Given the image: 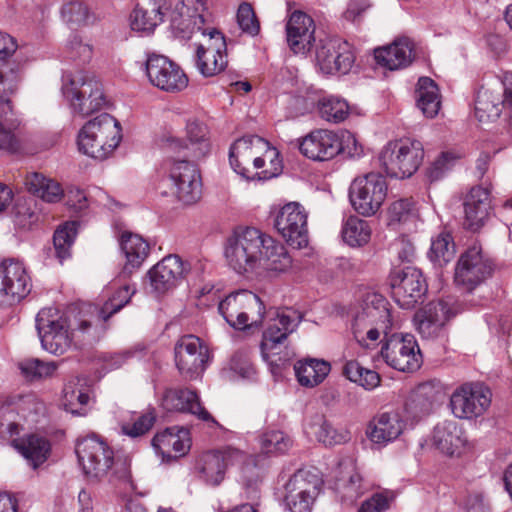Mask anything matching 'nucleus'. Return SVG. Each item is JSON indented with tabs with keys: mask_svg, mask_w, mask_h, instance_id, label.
<instances>
[{
	"mask_svg": "<svg viewBox=\"0 0 512 512\" xmlns=\"http://www.w3.org/2000/svg\"><path fill=\"white\" fill-rule=\"evenodd\" d=\"M36 328L42 347L52 354L65 353L74 339L91 341L96 338L89 319L71 318L70 312L62 314L56 308L40 310L36 317Z\"/></svg>",
	"mask_w": 512,
	"mask_h": 512,
	"instance_id": "nucleus-1",
	"label": "nucleus"
},
{
	"mask_svg": "<svg viewBox=\"0 0 512 512\" xmlns=\"http://www.w3.org/2000/svg\"><path fill=\"white\" fill-rule=\"evenodd\" d=\"M76 454L83 472L90 482L108 479L127 481L129 469L122 461L114 462L113 451L97 436H88L77 442Z\"/></svg>",
	"mask_w": 512,
	"mask_h": 512,
	"instance_id": "nucleus-2",
	"label": "nucleus"
},
{
	"mask_svg": "<svg viewBox=\"0 0 512 512\" xmlns=\"http://www.w3.org/2000/svg\"><path fill=\"white\" fill-rule=\"evenodd\" d=\"M390 328L391 315L387 300L380 294L367 293L354 317V338L362 347L373 348L377 345L380 331L387 338V330Z\"/></svg>",
	"mask_w": 512,
	"mask_h": 512,
	"instance_id": "nucleus-3",
	"label": "nucleus"
},
{
	"mask_svg": "<svg viewBox=\"0 0 512 512\" xmlns=\"http://www.w3.org/2000/svg\"><path fill=\"white\" fill-rule=\"evenodd\" d=\"M61 90L73 113L80 116H88L106 104L100 81L82 70L64 72Z\"/></svg>",
	"mask_w": 512,
	"mask_h": 512,
	"instance_id": "nucleus-4",
	"label": "nucleus"
},
{
	"mask_svg": "<svg viewBox=\"0 0 512 512\" xmlns=\"http://www.w3.org/2000/svg\"><path fill=\"white\" fill-rule=\"evenodd\" d=\"M266 234L253 227H239L227 238L224 255L228 265L238 274L260 267Z\"/></svg>",
	"mask_w": 512,
	"mask_h": 512,
	"instance_id": "nucleus-5",
	"label": "nucleus"
},
{
	"mask_svg": "<svg viewBox=\"0 0 512 512\" xmlns=\"http://www.w3.org/2000/svg\"><path fill=\"white\" fill-rule=\"evenodd\" d=\"M119 122L107 113L88 121L78 134L79 151L95 159H105L119 145Z\"/></svg>",
	"mask_w": 512,
	"mask_h": 512,
	"instance_id": "nucleus-6",
	"label": "nucleus"
},
{
	"mask_svg": "<svg viewBox=\"0 0 512 512\" xmlns=\"http://www.w3.org/2000/svg\"><path fill=\"white\" fill-rule=\"evenodd\" d=\"M218 311L232 328L246 330L262 325L265 305L257 294L240 289L221 300Z\"/></svg>",
	"mask_w": 512,
	"mask_h": 512,
	"instance_id": "nucleus-7",
	"label": "nucleus"
},
{
	"mask_svg": "<svg viewBox=\"0 0 512 512\" xmlns=\"http://www.w3.org/2000/svg\"><path fill=\"white\" fill-rule=\"evenodd\" d=\"M424 158L423 145L418 140L400 139L387 143L379 154L380 166L394 178H408L420 167Z\"/></svg>",
	"mask_w": 512,
	"mask_h": 512,
	"instance_id": "nucleus-8",
	"label": "nucleus"
},
{
	"mask_svg": "<svg viewBox=\"0 0 512 512\" xmlns=\"http://www.w3.org/2000/svg\"><path fill=\"white\" fill-rule=\"evenodd\" d=\"M166 19L176 36L190 38L195 32L207 35L204 28V13L207 10L205 0H162Z\"/></svg>",
	"mask_w": 512,
	"mask_h": 512,
	"instance_id": "nucleus-9",
	"label": "nucleus"
},
{
	"mask_svg": "<svg viewBox=\"0 0 512 512\" xmlns=\"http://www.w3.org/2000/svg\"><path fill=\"white\" fill-rule=\"evenodd\" d=\"M388 185L378 172L356 177L349 187V200L353 209L364 217L374 216L384 204Z\"/></svg>",
	"mask_w": 512,
	"mask_h": 512,
	"instance_id": "nucleus-10",
	"label": "nucleus"
},
{
	"mask_svg": "<svg viewBox=\"0 0 512 512\" xmlns=\"http://www.w3.org/2000/svg\"><path fill=\"white\" fill-rule=\"evenodd\" d=\"M380 354L387 365L401 372H414L422 364L419 346L411 334H392L385 338Z\"/></svg>",
	"mask_w": 512,
	"mask_h": 512,
	"instance_id": "nucleus-11",
	"label": "nucleus"
},
{
	"mask_svg": "<svg viewBox=\"0 0 512 512\" xmlns=\"http://www.w3.org/2000/svg\"><path fill=\"white\" fill-rule=\"evenodd\" d=\"M321 484L317 474L305 469L297 470L285 485V507L290 512H311Z\"/></svg>",
	"mask_w": 512,
	"mask_h": 512,
	"instance_id": "nucleus-12",
	"label": "nucleus"
},
{
	"mask_svg": "<svg viewBox=\"0 0 512 512\" xmlns=\"http://www.w3.org/2000/svg\"><path fill=\"white\" fill-rule=\"evenodd\" d=\"M492 270V262L484 254L482 246L473 243L461 254L455 268L454 280L457 285L472 291L491 275Z\"/></svg>",
	"mask_w": 512,
	"mask_h": 512,
	"instance_id": "nucleus-13",
	"label": "nucleus"
},
{
	"mask_svg": "<svg viewBox=\"0 0 512 512\" xmlns=\"http://www.w3.org/2000/svg\"><path fill=\"white\" fill-rule=\"evenodd\" d=\"M491 398V390L484 384L464 383L450 397L451 411L459 419L471 420L487 411Z\"/></svg>",
	"mask_w": 512,
	"mask_h": 512,
	"instance_id": "nucleus-14",
	"label": "nucleus"
},
{
	"mask_svg": "<svg viewBox=\"0 0 512 512\" xmlns=\"http://www.w3.org/2000/svg\"><path fill=\"white\" fill-rule=\"evenodd\" d=\"M168 177L172 183V193L183 204H194L202 194V181L198 167L191 161L169 160Z\"/></svg>",
	"mask_w": 512,
	"mask_h": 512,
	"instance_id": "nucleus-15",
	"label": "nucleus"
},
{
	"mask_svg": "<svg viewBox=\"0 0 512 512\" xmlns=\"http://www.w3.org/2000/svg\"><path fill=\"white\" fill-rule=\"evenodd\" d=\"M144 66L149 82L162 91L176 93L188 86V77L181 67L164 55L148 54Z\"/></svg>",
	"mask_w": 512,
	"mask_h": 512,
	"instance_id": "nucleus-16",
	"label": "nucleus"
},
{
	"mask_svg": "<svg viewBox=\"0 0 512 512\" xmlns=\"http://www.w3.org/2000/svg\"><path fill=\"white\" fill-rule=\"evenodd\" d=\"M174 360L183 378L196 379L205 370L208 361L207 347L199 337L192 334L184 335L175 343Z\"/></svg>",
	"mask_w": 512,
	"mask_h": 512,
	"instance_id": "nucleus-17",
	"label": "nucleus"
},
{
	"mask_svg": "<svg viewBox=\"0 0 512 512\" xmlns=\"http://www.w3.org/2000/svg\"><path fill=\"white\" fill-rule=\"evenodd\" d=\"M31 289V279L24 265L14 259L0 261V305L20 302Z\"/></svg>",
	"mask_w": 512,
	"mask_h": 512,
	"instance_id": "nucleus-18",
	"label": "nucleus"
},
{
	"mask_svg": "<svg viewBox=\"0 0 512 512\" xmlns=\"http://www.w3.org/2000/svg\"><path fill=\"white\" fill-rule=\"evenodd\" d=\"M307 218L308 214L301 204L290 202L279 210L275 228L289 245L303 248L308 244Z\"/></svg>",
	"mask_w": 512,
	"mask_h": 512,
	"instance_id": "nucleus-19",
	"label": "nucleus"
},
{
	"mask_svg": "<svg viewBox=\"0 0 512 512\" xmlns=\"http://www.w3.org/2000/svg\"><path fill=\"white\" fill-rule=\"evenodd\" d=\"M459 312V305L451 297L430 302L415 315L417 329L424 338H436L445 324Z\"/></svg>",
	"mask_w": 512,
	"mask_h": 512,
	"instance_id": "nucleus-20",
	"label": "nucleus"
},
{
	"mask_svg": "<svg viewBox=\"0 0 512 512\" xmlns=\"http://www.w3.org/2000/svg\"><path fill=\"white\" fill-rule=\"evenodd\" d=\"M302 318L299 311L293 308H283L277 310L275 316L269 319L260 345L265 361H268L273 350L296 330Z\"/></svg>",
	"mask_w": 512,
	"mask_h": 512,
	"instance_id": "nucleus-21",
	"label": "nucleus"
},
{
	"mask_svg": "<svg viewBox=\"0 0 512 512\" xmlns=\"http://www.w3.org/2000/svg\"><path fill=\"white\" fill-rule=\"evenodd\" d=\"M391 287L395 301L404 309H411L427 291L421 271L407 266L391 275Z\"/></svg>",
	"mask_w": 512,
	"mask_h": 512,
	"instance_id": "nucleus-22",
	"label": "nucleus"
},
{
	"mask_svg": "<svg viewBox=\"0 0 512 512\" xmlns=\"http://www.w3.org/2000/svg\"><path fill=\"white\" fill-rule=\"evenodd\" d=\"M355 61L352 46L339 38L326 39L316 50V62L322 73H348Z\"/></svg>",
	"mask_w": 512,
	"mask_h": 512,
	"instance_id": "nucleus-23",
	"label": "nucleus"
},
{
	"mask_svg": "<svg viewBox=\"0 0 512 512\" xmlns=\"http://www.w3.org/2000/svg\"><path fill=\"white\" fill-rule=\"evenodd\" d=\"M244 459V453L233 447L213 450L203 454L197 464L198 476L207 485L218 486L225 478L226 470Z\"/></svg>",
	"mask_w": 512,
	"mask_h": 512,
	"instance_id": "nucleus-24",
	"label": "nucleus"
},
{
	"mask_svg": "<svg viewBox=\"0 0 512 512\" xmlns=\"http://www.w3.org/2000/svg\"><path fill=\"white\" fill-rule=\"evenodd\" d=\"M208 42L198 44L195 52V66L204 77L221 73L227 66L226 42L221 32L211 28L207 33Z\"/></svg>",
	"mask_w": 512,
	"mask_h": 512,
	"instance_id": "nucleus-25",
	"label": "nucleus"
},
{
	"mask_svg": "<svg viewBox=\"0 0 512 512\" xmlns=\"http://www.w3.org/2000/svg\"><path fill=\"white\" fill-rule=\"evenodd\" d=\"M503 93H495L488 89L478 92L475 101V115L480 122L497 119L503 109L512 114V72L504 73L501 81Z\"/></svg>",
	"mask_w": 512,
	"mask_h": 512,
	"instance_id": "nucleus-26",
	"label": "nucleus"
},
{
	"mask_svg": "<svg viewBox=\"0 0 512 512\" xmlns=\"http://www.w3.org/2000/svg\"><path fill=\"white\" fill-rule=\"evenodd\" d=\"M190 271V264L178 255L171 254L155 264L147 273L151 287L157 293H165L176 287Z\"/></svg>",
	"mask_w": 512,
	"mask_h": 512,
	"instance_id": "nucleus-27",
	"label": "nucleus"
},
{
	"mask_svg": "<svg viewBox=\"0 0 512 512\" xmlns=\"http://www.w3.org/2000/svg\"><path fill=\"white\" fill-rule=\"evenodd\" d=\"M298 148L308 159L320 162L334 158L343 150L337 134L324 129L312 131L299 139Z\"/></svg>",
	"mask_w": 512,
	"mask_h": 512,
	"instance_id": "nucleus-28",
	"label": "nucleus"
},
{
	"mask_svg": "<svg viewBox=\"0 0 512 512\" xmlns=\"http://www.w3.org/2000/svg\"><path fill=\"white\" fill-rule=\"evenodd\" d=\"M432 445L442 454L460 456L470 446L463 428L454 420L438 423L431 434Z\"/></svg>",
	"mask_w": 512,
	"mask_h": 512,
	"instance_id": "nucleus-29",
	"label": "nucleus"
},
{
	"mask_svg": "<svg viewBox=\"0 0 512 512\" xmlns=\"http://www.w3.org/2000/svg\"><path fill=\"white\" fill-rule=\"evenodd\" d=\"M151 444L155 452L162 457V461L170 462L188 453L191 439L187 429L171 427L158 432Z\"/></svg>",
	"mask_w": 512,
	"mask_h": 512,
	"instance_id": "nucleus-30",
	"label": "nucleus"
},
{
	"mask_svg": "<svg viewBox=\"0 0 512 512\" xmlns=\"http://www.w3.org/2000/svg\"><path fill=\"white\" fill-rule=\"evenodd\" d=\"M314 20L305 12L294 11L286 23V39L294 53L304 54L315 41Z\"/></svg>",
	"mask_w": 512,
	"mask_h": 512,
	"instance_id": "nucleus-31",
	"label": "nucleus"
},
{
	"mask_svg": "<svg viewBox=\"0 0 512 512\" xmlns=\"http://www.w3.org/2000/svg\"><path fill=\"white\" fill-rule=\"evenodd\" d=\"M161 406L168 412H188L200 420L214 422L211 414L201 405L198 394L187 388L166 389Z\"/></svg>",
	"mask_w": 512,
	"mask_h": 512,
	"instance_id": "nucleus-32",
	"label": "nucleus"
},
{
	"mask_svg": "<svg viewBox=\"0 0 512 512\" xmlns=\"http://www.w3.org/2000/svg\"><path fill=\"white\" fill-rule=\"evenodd\" d=\"M270 150L269 142L259 136H245L236 140L230 147L229 161L233 170L249 179V169L252 158Z\"/></svg>",
	"mask_w": 512,
	"mask_h": 512,
	"instance_id": "nucleus-33",
	"label": "nucleus"
},
{
	"mask_svg": "<svg viewBox=\"0 0 512 512\" xmlns=\"http://www.w3.org/2000/svg\"><path fill=\"white\" fill-rule=\"evenodd\" d=\"M405 422L397 411L382 412L373 417L367 428L368 438L376 444L386 445L404 431Z\"/></svg>",
	"mask_w": 512,
	"mask_h": 512,
	"instance_id": "nucleus-34",
	"label": "nucleus"
},
{
	"mask_svg": "<svg viewBox=\"0 0 512 512\" xmlns=\"http://www.w3.org/2000/svg\"><path fill=\"white\" fill-rule=\"evenodd\" d=\"M464 226L471 231H478L490 214L489 191L480 186L471 188L464 199Z\"/></svg>",
	"mask_w": 512,
	"mask_h": 512,
	"instance_id": "nucleus-35",
	"label": "nucleus"
},
{
	"mask_svg": "<svg viewBox=\"0 0 512 512\" xmlns=\"http://www.w3.org/2000/svg\"><path fill=\"white\" fill-rule=\"evenodd\" d=\"M186 136L188 143L183 145L180 139H173L170 142V148L173 150L186 149L187 155L201 159L210 152V140L208 137L207 126L196 120L189 121L186 125Z\"/></svg>",
	"mask_w": 512,
	"mask_h": 512,
	"instance_id": "nucleus-36",
	"label": "nucleus"
},
{
	"mask_svg": "<svg viewBox=\"0 0 512 512\" xmlns=\"http://www.w3.org/2000/svg\"><path fill=\"white\" fill-rule=\"evenodd\" d=\"M413 46L409 38L402 37L391 45L377 48L374 56L378 64L389 70H397L408 66L412 60Z\"/></svg>",
	"mask_w": 512,
	"mask_h": 512,
	"instance_id": "nucleus-37",
	"label": "nucleus"
},
{
	"mask_svg": "<svg viewBox=\"0 0 512 512\" xmlns=\"http://www.w3.org/2000/svg\"><path fill=\"white\" fill-rule=\"evenodd\" d=\"M120 246L126 262L119 278L125 279L142 265L149 255L150 246L141 236L132 233L122 234Z\"/></svg>",
	"mask_w": 512,
	"mask_h": 512,
	"instance_id": "nucleus-38",
	"label": "nucleus"
},
{
	"mask_svg": "<svg viewBox=\"0 0 512 512\" xmlns=\"http://www.w3.org/2000/svg\"><path fill=\"white\" fill-rule=\"evenodd\" d=\"M306 432L313 434L317 440L325 446H333L346 442L349 434L345 429H338L325 418L324 415L316 414L306 425Z\"/></svg>",
	"mask_w": 512,
	"mask_h": 512,
	"instance_id": "nucleus-39",
	"label": "nucleus"
},
{
	"mask_svg": "<svg viewBox=\"0 0 512 512\" xmlns=\"http://www.w3.org/2000/svg\"><path fill=\"white\" fill-rule=\"evenodd\" d=\"M367 485L354 465L350 464L341 471V476L336 482V491L341 501L353 504L367 490Z\"/></svg>",
	"mask_w": 512,
	"mask_h": 512,
	"instance_id": "nucleus-40",
	"label": "nucleus"
},
{
	"mask_svg": "<svg viewBox=\"0 0 512 512\" xmlns=\"http://www.w3.org/2000/svg\"><path fill=\"white\" fill-rule=\"evenodd\" d=\"M13 445L34 469L47 460L51 449L46 438L34 434L22 439H14Z\"/></svg>",
	"mask_w": 512,
	"mask_h": 512,
	"instance_id": "nucleus-41",
	"label": "nucleus"
},
{
	"mask_svg": "<svg viewBox=\"0 0 512 512\" xmlns=\"http://www.w3.org/2000/svg\"><path fill=\"white\" fill-rule=\"evenodd\" d=\"M330 364L324 360L306 359L294 365L295 374L300 385L315 387L322 383L330 372Z\"/></svg>",
	"mask_w": 512,
	"mask_h": 512,
	"instance_id": "nucleus-42",
	"label": "nucleus"
},
{
	"mask_svg": "<svg viewBox=\"0 0 512 512\" xmlns=\"http://www.w3.org/2000/svg\"><path fill=\"white\" fill-rule=\"evenodd\" d=\"M164 12L162 0H155V6L151 9L136 7L130 15V26L134 31L151 33L166 19Z\"/></svg>",
	"mask_w": 512,
	"mask_h": 512,
	"instance_id": "nucleus-43",
	"label": "nucleus"
},
{
	"mask_svg": "<svg viewBox=\"0 0 512 512\" xmlns=\"http://www.w3.org/2000/svg\"><path fill=\"white\" fill-rule=\"evenodd\" d=\"M265 245L262 247V260L260 266L266 270L283 272L291 266V257L285 247L266 235Z\"/></svg>",
	"mask_w": 512,
	"mask_h": 512,
	"instance_id": "nucleus-44",
	"label": "nucleus"
},
{
	"mask_svg": "<svg viewBox=\"0 0 512 512\" xmlns=\"http://www.w3.org/2000/svg\"><path fill=\"white\" fill-rule=\"evenodd\" d=\"M22 61H17L7 67L6 70H0V111L5 115L13 113L9 96L16 92L21 80L23 65Z\"/></svg>",
	"mask_w": 512,
	"mask_h": 512,
	"instance_id": "nucleus-45",
	"label": "nucleus"
},
{
	"mask_svg": "<svg viewBox=\"0 0 512 512\" xmlns=\"http://www.w3.org/2000/svg\"><path fill=\"white\" fill-rule=\"evenodd\" d=\"M417 86V107L426 117H435L441 104L436 83L428 77H421Z\"/></svg>",
	"mask_w": 512,
	"mask_h": 512,
	"instance_id": "nucleus-46",
	"label": "nucleus"
},
{
	"mask_svg": "<svg viewBox=\"0 0 512 512\" xmlns=\"http://www.w3.org/2000/svg\"><path fill=\"white\" fill-rule=\"evenodd\" d=\"M25 185L31 194L49 203L57 202L63 196V190L58 182L39 173L27 176Z\"/></svg>",
	"mask_w": 512,
	"mask_h": 512,
	"instance_id": "nucleus-47",
	"label": "nucleus"
},
{
	"mask_svg": "<svg viewBox=\"0 0 512 512\" xmlns=\"http://www.w3.org/2000/svg\"><path fill=\"white\" fill-rule=\"evenodd\" d=\"M371 233L369 223L354 215L344 221L341 230L343 241L351 247L366 245L370 241Z\"/></svg>",
	"mask_w": 512,
	"mask_h": 512,
	"instance_id": "nucleus-48",
	"label": "nucleus"
},
{
	"mask_svg": "<svg viewBox=\"0 0 512 512\" xmlns=\"http://www.w3.org/2000/svg\"><path fill=\"white\" fill-rule=\"evenodd\" d=\"M135 291V288L129 284H123L121 287L116 289L100 308L98 312L99 318L103 321H107L111 316L119 312L129 303Z\"/></svg>",
	"mask_w": 512,
	"mask_h": 512,
	"instance_id": "nucleus-49",
	"label": "nucleus"
},
{
	"mask_svg": "<svg viewBox=\"0 0 512 512\" xmlns=\"http://www.w3.org/2000/svg\"><path fill=\"white\" fill-rule=\"evenodd\" d=\"M89 400V394L82 389H77L73 382L64 386L62 406L72 415L84 416L87 412L85 407Z\"/></svg>",
	"mask_w": 512,
	"mask_h": 512,
	"instance_id": "nucleus-50",
	"label": "nucleus"
},
{
	"mask_svg": "<svg viewBox=\"0 0 512 512\" xmlns=\"http://www.w3.org/2000/svg\"><path fill=\"white\" fill-rule=\"evenodd\" d=\"M429 258L438 266L449 263L455 255V244L450 233L442 232L432 240Z\"/></svg>",
	"mask_w": 512,
	"mask_h": 512,
	"instance_id": "nucleus-51",
	"label": "nucleus"
},
{
	"mask_svg": "<svg viewBox=\"0 0 512 512\" xmlns=\"http://www.w3.org/2000/svg\"><path fill=\"white\" fill-rule=\"evenodd\" d=\"M318 106L321 117L329 122H342L349 115L348 103L339 97H324L319 101Z\"/></svg>",
	"mask_w": 512,
	"mask_h": 512,
	"instance_id": "nucleus-52",
	"label": "nucleus"
},
{
	"mask_svg": "<svg viewBox=\"0 0 512 512\" xmlns=\"http://www.w3.org/2000/svg\"><path fill=\"white\" fill-rule=\"evenodd\" d=\"M76 237V222H67L58 228L53 236L56 257L62 263L70 257V248Z\"/></svg>",
	"mask_w": 512,
	"mask_h": 512,
	"instance_id": "nucleus-53",
	"label": "nucleus"
},
{
	"mask_svg": "<svg viewBox=\"0 0 512 512\" xmlns=\"http://www.w3.org/2000/svg\"><path fill=\"white\" fill-rule=\"evenodd\" d=\"M19 122L14 113L5 115L0 111V151L14 153L19 148V142L13 133Z\"/></svg>",
	"mask_w": 512,
	"mask_h": 512,
	"instance_id": "nucleus-54",
	"label": "nucleus"
},
{
	"mask_svg": "<svg viewBox=\"0 0 512 512\" xmlns=\"http://www.w3.org/2000/svg\"><path fill=\"white\" fill-rule=\"evenodd\" d=\"M261 451L267 455L282 454L292 445L291 439L281 431H269L261 435Z\"/></svg>",
	"mask_w": 512,
	"mask_h": 512,
	"instance_id": "nucleus-55",
	"label": "nucleus"
},
{
	"mask_svg": "<svg viewBox=\"0 0 512 512\" xmlns=\"http://www.w3.org/2000/svg\"><path fill=\"white\" fill-rule=\"evenodd\" d=\"M66 53L70 59L85 64L92 59L93 46L80 36L73 35L67 42Z\"/></svg>",
	"mask_w": 512,
	"mask_h": 512,
	"instance_id": "nucleus-56",
	"label": "nucleus"
},
{
	"mask_svg": "<svg viewBox=\"0 0 512 512\" xmlns=\"http://www.w3.org/2000/svg\"><path fill=\"white\" fill-rule=\"evenodd\" d=\"M20 368L26 377L36 379L51 376L57 369V364L39 359H28L20 364Z\"/></svg>",
	"mask_w": 512,
	"mask_h": 512,
	"instance_id": "nucleus-57",
	"label": "nucleus"
},
{
	"mask_svg": "<svg viewBox=\"0 0 512 512\" xmlns=\"http://www.w3.org/2000/svg\"><path fill=\"white\" fill-rule=\"evenodd\" d=\"M63 20L70 25L86 24L89 20V11L85 4L79 1H72L65 4L61 9Z\"/></svg>",
	"mask_w": 512,
	"mask_h": 512,
	"instance_id": "nucleus-58",
	"label": "nucleus"
},
{
	"mask_svg": "<svg viewBox=\"0 0 512 512\" xmlns=\"http://www.w3.org/2000/svg\"><path fill=\"white\" fill-rule=\"evenodd\" d=\"M237 22L240 29L251 35L255 36L260 31V24L255 15V12L249 3H242L237 11Z\"/></svg>",
	"mask_w": 512,
	"mask_h": 512,
	"instance_id": "nucleus-59",
	"label": "nucleus"
},
{
	"mask_svg": "<svg viewBox=\"0 0 512 512\" xmlns=\"http://www.w3.org/2000/svg\"><path fill=\"white\" fill-rule=\"evenodd\" d=\"M156 421L154 411L150 410L140 415L132 424L122 425V432L130 437H139L147 433Z\"/></svg>",
	"mask_w": 512,
	"mask_h": 512,
	"instance_id": "nucleus-60",
	"label": "nucleus"
},
{
	"mask_svg": "<svg viewBox=\"0 0 512 512\" xmlns=\"http://www.w3.org/2000/svg\"><path fill=\"white\" fill-rule=\"evenodd\" d=\"M393 499L394 494L391 491L375 493L362 503L358 512H384L389 509Z\"/></svg>",
	"mask_w": 512,
	"mask_h": 512,
	"instance_id": "nucleus-61",
	"label": "nucleus"
},
{
	"mask_svg": "<svg viewBox=\"0 0 512 512\" xmlns=\"http://www.w3.org/2000/svg\"><path fill=\"white\" fill-rule=\"evenodd\" d=\"M15 53H17L16 61L28 60V58H24L23 47L17 45L15 38L0 32V60H4Z\"/></svg>",
	"mask_w": 512,
	"mask_h": 512,
	"instance_id": "nucleus-62",
	"label": "nucleus"
},
{
	"mask_svg": "<svg viewBox=\"0 0 512 512\" xmlns=\"http://www.w3.org/2000/svg\"><path fill=\"white\" fill-rule=\"evenodd\" d=\"M454 163V157L449 153H442L429 167L427 175L431 181H437L450 170Z\"/></svg>",
	"mask_w": 512,
	"mask_h": 512,
	"instance_id": "nucleus-63",
	"label": "nucleus"
},
{
	"mask_svg": "<svg viewBox=\"0 0 512 512\" xmlns=\"http://www.w3.org/2000/svg\"><path fill=\"white\" fill-rule=\"evenodd\" d=\"M370 6L368 0H350L343 16L353 23L360 22Z\"/></svg>",
	"mask_w": 512,
	"mask_h": 512,
	"instance_id": "nucleus-64",
	"label": "nucleus"
}]
</instances>
